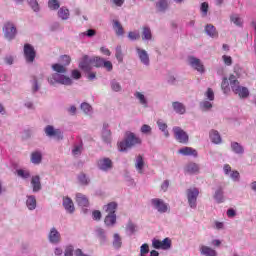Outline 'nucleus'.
Returning <instances> with one entry per match:
<instances>
[{"label": "nucleus", "instance_id": "nucleus-1", "mask_svg": "<svg viewBox=\"0 0 256 256\" xmlns=\"http://www.w3.org/2000/svg\"><path fill=\"white\" fill-rule=\"evenodd\" d=\"M52 69L56 73L52 74L48 78V82L50 83V85H55V83H60V85H72L73 80H71L69 76L61 75V73H67V66L56 63L52 65Z\"/></svg>", "mask_w": 256, "mask_h": 256}, {"label": "nucleus", "instance_id": "nucleus-2", "mask_svg": "<svg viewBox=\"0 0 256 256\" xmlns=\"http://www.w3.org/2000/svg\"><path fill=\"white\" fill-rule=\"evenodd\" d=\"M141 138L137 137L135 133L127 131L123 141L118 143V150L123 152L135 147V145H141Z\"/></svg>", "mask_w": 256, "mask_h": 256}, {"label": "nucleus", "instance_id": "nucleus-3", "mask_svg": "<svg viewBox=\"0 0 256 256\" xmlns=\"http://www.w3.org/2000/svg\"><path fill=\"white\" fill-rule=\"evenodd\" d=\"M172 131L174 139H176L178 143H182V145H187V143H189V134H187V132H185L181 127L175 126Z\"/></svg>", "mask_w": 256, "mask_h": 256}, {"label": "nucleus", "instance_id": "nucleus-4", "mask_svg": "<svg viewBox=\"0 0 256 256\" xmlns=\"http://www.w3.org/2000/svg\"><path fill=\"white\" fill-rule=\"evenodd\" d=\"M3 32L5 39H7L8 41H13V39L17 35V28L13 23L7 22L4 24Z\"/></svg>", "mask_w": 256, "mask_h": 256}, {"label": "nucleus", "instance_id": "nucleus-5", "mask_svg": "<svg viewBox=\"0 0 256 256\" xmlns=\"http://www.w3.org/2000/svg\"><path fill=\"white\" fill-rule=\"evenodd\" d=\"M35 57H37V51L31 44H24V58L26 63H33L35 61Z\"/></svg>", "mask_w": 256, "mask_h": 256}, {"label": "nucleus", "instance_id": "nucleus-6", "mask_svg": "<svg viewBox=\"0 0 256 256\" xmlns=\"http://www.w3.org/2000/svg\"><path fill=\"white\" fill-rule=\"evenodd\" d=\"M199 197V189L190 188L187 190V199L191 209L197 207V198Z\"/></svg>", "mask_w": 256, "mask_h": 256}, {"label": "nucleus", "instance_id": "nucleus-7", "mask_svg": "<svg viewBox=\"0 0 256 256\" xmlns=\"http://www.w3.org/2000/svg\"><path fill=\"white\" fill-rule=\"evenodd\" d=\"M151 204L158 213H167V211H169V205L159 198L152 199Z\"/></svg>", "mask_w": 256, "mask_h": 256}, {"label": "nucleus", "instance_id": "nucleus-8", "mask_svg": "<svg viewBox=\"0 0 256 256\" xmlns=\"http://www.w3.org/2000/svg\"><path fill=\"white\" fill-rule=\"evenodd\" d=\"M79 68L86 73H89L93 69V60L89 56L84 55L79 63Z\"/></svg>", "mask_w": 256, "mask_h": 256}, {"label": "nucleus", "instance_id": "nucleus-9", "mask_svg": "<svg viewBox=\"0 0 256 256\" xmlns=\"http://www.w3.org/2000/svg\"><path fill=\"white\" fill-rule=\"evenodd\" d=\"M152 247H154V249H171V239L169 238H165L164 240H157L154 239L152 241Z\"/></svg>", "mask_w": 256, "mask_h": 256}, {"label": "nucleus", "instance_id": "nucleus-10", "mask_svg": "<svg viewBox=\"0 0 256 256\" xmlns=\"http://www.w3.org/2000/svg\"><path fill=\"white\" fill-rule=\"evenodd\" d=\"M232 91L235 95H238L240 99H247L249 97V89L247 87L237 84L232 88Z\"/></svg>", "mask_w": 256, "mask_h": 256}, {"label": "nucleus", "instance_id": "nucleus-11", "mask_svg": "<svg viewBox=\"0 0 256 256\" xmlns=\"http://www.w3.org/2000/svg\"><path fill=\"white\" fill-rule=\"evenodd\" d=\"M45 133L47 137H55L58 141L63 139V133H61V130L55 129L51 125L45 127Z\"/></svg>", "mask_w": 256, "mask_h": 256}, {"label": "nucleus", "instance_id": "nucleus-12", "mask_svg": "<svg viewBox=\"0 0 256 256\" xmlns=\"http://www.w3.org/2000/svg\"><path fill=\"white\" fill-rule=\"evenodd\" d=\"M189 64L193 69L198 71V73H205V66H203V63H201V60L199 58L190 57L189 58Z\"/></svg>", "mask_w": 256, "mask_h": 256}, {"label": "nucleus", "instance_id": "nucleus-13", "mask_svg": "<svg viewBox=\"0 0 256 256\" xmlns=\"http://www.w3.org/2000/svg\"><path fill=\"white\" fill-rule=\"evenodd\" d=\"M97 165L101 171H109L110 169H113V161L109 158H102L98 160Z\"/></svg>", "mask_w": 256, "mask_h": 256}, {"label": "nucleus", "instance_id": "nucleus-14", "mask_svg": "<svg viewBox=\"0 0 256 256\" xmlns=\"http://www.w3.org/2000/svg\"><path fill=\"white\" fill-rule=\"evenodd\" d=\"M178 153H180V155H184L185 157H189V156L197 157L198 155L197 150L187 146L179 149Z\"/></svg>", "mask_w": 256, "mask_h": 256}, {"label": "nucleus", "instance_id": "nucleus-15", "mask_svg": "<svg viewBox=\"0 0 256 256\" xmlns=\"http://www.w3.org/2000/svg\"><path fill=\"white\" fill-rule=\"evenodd\" d=\"M205 33L212 39H217V37H219V32H217V28H215L213 24H207L205 26Z\"/></svg>", "mask_w": 256, "mask_h": 256}, {"label": "nucleus", "instance_id": "nucleus-16", "mask_svg": "<svg viewBox=\"0 0 256 256\" xmlns=\"http://www.w3.org/2000/svg\"><path fill=\"white\" fill-rule=\"evenodd\" d=\"M31 186L34 193L41 191V177H39V175L31 178Z\"/></svg>", "mask_w": 256, "mask_h": 256}, {"label": "nucleus", "instance_id": "nucleus-17", "mask_svg": "<svg viewBox=\"0 0 256 256\" xmlns=\"http://www.w3.org/2000/svg\"><path fill=\"white\" fill-rule=\"evenodd\" d=\"M76 203H78L79 207H89V199L82 193L76 194Z\"/></svg>", "mask_w": 256, "mask_h": 256}, {"label": "nucleus", "instance_id": "nucleus-18", "mask_svg": "<svg viewBox=\"0 0 256 256\" xmlns=\"http://www.w3.org/2000/svg\"><path fill=\"white\" fill-rule=\"evenodd\" d=\"M136 51L138 53V57L144 65H149V54H147V51L142 50L140 48H136Z\"/></svg>", "mask_w": 256, "mask_h": 256}, {"label": "nucleus", "instance_id": "nucleus-19", "mask_svg": "<svg viewBox=\"0 0 256 256\" xmlns=\"http://www.w3.org/2000/svg\"><path fill=\"white\" fill-rule=\"evenodd\" d=\"M63 207L68 213H73L75 211V204H73V200L69 197L63 199Z\"/></svg>", "mask_w": 256, "mask_h": 256}, {"label": "nucleus", "instance_id": "nucleus-20", "mask_svg": "<svg viewBox=\"0 0 256 256\" xmlns=\"http://www.w3.org/2000/svg\"><path fill=\"white\" fill-rule=\"evenodd\" d=\"M49 241L50 243H59V241H61V234H59V231H57V229H51L49 233Z\"/></svg>", "mask_w": 256, "mask_h": 256}, {"label": "nucleus", "instance_id": "nucleus-21", "mask_svg": "<svg viewBox=\"0 0 256 256\" xmlns=\"http://www.w3.org/2000/svg\"><path fill=\"white\" fill-rule=\"evenodd\" d=\"M103 209L107 215H116L115 212L117 211V202H110L105 205Z\"/></svg>", "mask_w": 256, "mask_h": 256}, {"label": "nucleus", "instance_id": "nucleus-22", "mask_svg": "<svg viewBox=\"0 0 256 256\" xmlns=\"http://www.w3.org/2000/svg\"><path fill=\"white\" fill-rule=\"evenodd\" d=\"M173 110L175 113H178V115H185L186 108L185 105L181 102H173L172 103Z\"/></svg>", "mask_w": 256, "mask_h": 256}, {"label": "nucleus", "instance_id": "nucleus-23", "mask_svg": "<svg viewBox=\"0 0 256 256\" xmlns=\"http://www.w3.org/2000/svg\"><path fill=\"white\" fill-rule=\"evenodd\" d=\"M186 173L189 175H195V173H199V165L197 163H189L185 167Z\"/></svg>", "mask_w": 256, "mask_h": 256}, {"label": "nucleus", "instance_id": "nucleus-24", "mask_svg": "<svg viewBox=\"0 0 256 256\" xmlns=\"http://www.w3.org/2000/svg\"><path fill=\"white\" fill-rule=\"evenodd\" d=\"M113 29L118 37L125 35V30H123V25L118 20H113Z\"/></svg>", "mask_w": 256, "mask_h": 256}, {"label": "nucleus", "instance_id": "nucleus-25", "mask_svg": "<svg viewBox=\"0 0 256 256\" xmlns=\"http://www.w3.org/2000/svg\"><path fill=\"white\" fill-rule=\"evenodd\" d=\"M104 222L108 227H113L117 223V214H107Z\"/></svg>", "mask_w": 256, "mask_h": 256}, {"label": "nucleus", "instance_id": "nucleus-26", "mask_svg": "<svg viewBox=\"0 0 256 256\" xmlns=\"http://www.w3.org/2000/svg\"><path fill=\"white\" fill-rule=\"evenodd\" d=\"M41 161H43V155L41 154V152H39V151L32 152L31 163H33L34 165H39V163H41Z\"/></svg>", "mask_w": 256, "mask_h": 256}, {"label": "nucleus", "instance_id": "nucleus-27", "mask_svg": "<svg viewBox=\"0 0 256 256\" xmlns=\"http://www.w3.org/2000/svg\"><path fill=\"white\" fill-rule=\"evenodd\" d=\"M135 167L138 173L143 174V167H145V161L143 160V156L138 155L136 158Z\"/></svg>", "mask_w": 256, "mask_h": 256}, {"label": "nucleus", "instance_id": "nucleus-28", "mask_svg": "<svg viewBox=\"0 0 256 256\" xmlns=\"http://www.w3.org/2000/svg\"><path fill=\"white\" fill-rule=\"evenodd\" d=\"M200 251L201 254L205 256H217V251L213 250L209 246H201Z\"/></svg>", "mask_w": 256, "mask_h": 256}, {"label": "nucleus", "instance_id": "nucleus-29", "mask_svg": "<svg viewBox=\"0 0 256 256\" xmlns=\"http://www.w3.org/2000/svg\"><path fill=\"white\" fill-rule=\"evenodd\" d=\"M58 17L60 19H62V21H67V19H69V17H70L69 9H67L65 7H61L58 10Z\"/></svg>", "mask_w": 256, "mask_h": 256}, {"label": "nucleus", "instance_id": "nucleus-30", "mask_svg": "<svg viewBox=\"0 0 256 256\" xmlns=\"http://www.w3.org/2000/svg\"><path fill=\"white\" fill-rule=\"evenodd\" d=\"M210 139H211L212 143L219 145V143H221V135L219 134V131L212 130L210 132Z\"/></svg>", "mask_w": 256, "mask_h": 256}, {"label": "nucleus", "instance_id": "nucleus-31", "mask_svg": "<svg viewBox=\"0 0 256 256\" xmlns=\"http://www.w3.org/2000/svg\"><path fill=\"white\" fill-rule=\"evenodd\" d=\"M26 205L30 211H33V209L37 207V199L35 196H29L26 201Z\"/></svg>", "mask_w": 256, "mask_h": 256}, {"label": "nucleus", "instance_id": "nucleus-32", "mask_svg": "<svg viewBox=\"0 0 256 256\" xmlns=\"http://www.w3.org/2000/svg\"><path fill=\"white\" fill-rule=\"evenodd\" d=\"M112 245L114 249H121L123 242L121 240V236H119L118 233L114 234V240Z\"/></svg>", "mask_w": 256, "mask_h": 256}, {"label": "nucleus", "instance_id": "nucleus-33", "mask_svg": "<svg viewBox=\"0 0 256 256\" xmlns=\"http://www.w3.org/2000/svg\"><path fill=\"white\" fill-rule=\"evenodd\" d=\"M221 89L225 95H229L231 92V88L229 87V80L227 78H223L221 83Z\"/></svg>", "mask_w": 256, "mask_h": 256}, {"label": "nucleus", "instance_id": "nucleus-34", "mask_svg": "<svg viewBox=\"0 0 256 256\" xmlns=\"http://www.w3.org/2000/svg\"><path fill=\"white\" fill-rule=\"evenodd\" d=\"M167 7H169L167 0H158L156 3V9H158L160 12L167 11Z\"/></svg>", "mask_w": 256, "mask_h": 256}, {"label": "nucleus", "instance_id": "nucleus-35", "mask_svg": "<svg viewBox=\"0 0 256 256\" xmlns=\"http://www.w3.org/2000/svg\"><path fill=\"white\" fill-rule=\"evenodd\" d=\"M231 149L232 151H234V153H237L239 155L243 154L244 153V149H243V146H241L239 143L237 142H232L231 143Z\"/></svg>", "mask_w": 256, "mask_h": 256}, {"label": "nucleus", "instance_id": "nucleus-36", "mask_svg": "<svg viewBox=\"0 0 256 256\" xmlns=\"http://www.w3.org/2000/svg\"><path fill=\"white\" fill-rule=\"evenodd\" d=\"M214 199L217 201V203H223V201H225L223 198V189L221 187L215 191Z\"/></svg>", "mask_w": 256, "mask_h": 256}, {"label": "nucleus", "instance_id": "nucleus-37", "mask_svg": "<svg viewBox=\"0 0 256 256\" xmlns=\"http://www.w3.org/2000/svg\"><path fill=\"white\" fill-rule=\"evenodd\" d=\"M152 38V34H151V28L150 27H143V31H142V39L143 40H151Z\"/></svg>", "mask_w": 256, "mask_h": 256}, {"label": "nucleus", "instance_id": "nucleus-38", "mask_svg": "<svg viewBox=\"0 0 256 256\" xmlns=\"http://www.w3.org/2000/svg\"><path fill=\"white\" fill-rule=\"evenodd\" d=\"M48 7L51 11H57L61 4H59V0H48Z\"/></svg>", "mask_w": 256, "mask_h": 256}, {"label": "nucleus", "instance_id": "nucleus-39", "mask_svg": "<svg viewBox=\"0 0 256 256\" xmlns=\"http://www.w3.org/2000/svg\"><path fill=\"white\" fill-rule=\"evenodd\" d=\"M104 60L105 59H103V58H101L99 56L93 57L92 58V67H97V68L103 67V61Z\"/></svg>", "mask_w": 256, "mask_h": 256}, {"label": "nucleus", "instance_id": "nucleus-40", "mask_svg": "<svg viewBox=\"0 0 256 256\" xmlns=\"http://www.w3.org/2000/svg\"><path fill=\"white\" fill-rule=\"evenodd\" d=\"M60 63H62V65H64L65 67L71 65V56L69 55L60 56Z\"/></svg>", "mask_w": 256, "mask_h": 256}, {"label": "nucleus", "instance_id": "nucleus-41", "mask_svg": "<svg viewBox=\"0 0 256 256\" xmlns=\"http://www.w3.org/2000/svg\"><path fill=\"white\" fill-rule=\"evenodd\" d=\"M17 175L22 179H29V177H31V173L28 170H23V169L17 170Z\"/></svg>", "mask_w": 256, "mask_h": 256}, {"label": "nucleus", "instance_id": "nucleus-42", "mask_svg": "<svg viewBox=\"0 0 256 256\" xmlns=\"http://www.w3.org/2000/svg\"><path fill=\"white\" fill-rule=\"evenodd\" d=\"M157 125H158L160 131H162L164 133L165 137H169V131L167 130V124H165L161 121H158Z\"/></svg>", "mask_w": 256, "mask_h": 256}, {"label": "nucleus", "instance_id": "nucleus-43", "mask_svg": "<svg viewBox=\"0 0 256 256\" xmlns=\"http://www.w3.org/2000/svg\"><path fill=\"white\" fill-rule=\"evenodd\" d=\"M200 11L202 13V17H207V13H209V3L203 2L201 4Z\"/></svg>", "mask_w": 256, "mask_h": 256}, {"label": "nucleus", "instance_id": "nucleus-44", "mask_svg": "<svg viewBox=\"0 0 256 256\" xmlns=\"http://www.w3.org/2000/svg\"><path fill=\"white\" fill-rule=\"evenodd\" d=\"M229 82H230L231 89H233L234 87L240 84L239 80H237V76H235L234 74H231L229 76Z\"/></svg>", "mask_w": 256, "mask_h": 256}, {"label": "nucleus", "instance_id": "nucleus-45", "mask_svg": "<svg viewBox=\"0 0 256 256\" xmlns=\"http://www.w3.org/2000/svg\"><path fill=\"white\" fill-rule=\"evenodd\" d=\"M230 19L232 23H234V25H237L238 27H241V25H243V20H241V17H239V15H232Z\"/></svg>", "mask_w": 256, "mask_h": 256}, {"label": "nucleus", "instance_id": "nucleus-46", "mask_svg": "<svg viewBox=\"0 0 256 256\" xmlns=\"http://www.w3.org/2000/svg\"><path fill=\"white\" fill-rule=\"evenodd\" d=\"M78 181L81 183V185H89V178H87V175L85 173H81L78 176Z\"/></svg>", "mask_w": 256, "mask_h": 256}, {"label": "nucleus", "instance_id": "nucleus-47", "mask_svg": "<svg viewBox=\"0 0 256 256\" xmlns=\"http://www.w3.org/2000/svg\"><path fill=\"white\" fill-rule=\"evenodd\" d=\"M135 98L139 99L141 105H145V107H147V100L145 99V95H143L141 92H136Z\"/></svg>", "mask_w": 256, "mask_h": 256}, {"label": "nucleus", "instance_id": "nucleus-48", "mask_svg": "<svg viewBox=\"0 0 256 256\" xmlns=\"http://www.w3.org/2000/svg\"><path fill=\"white\" fill-rule=\"evenodd\" d=\"M205 97L208 101H215V92H213V89L208 88L205 93Z\"/></svg>", "mask_w": 256, "mask_h": 256}, {"label": "nucleus", "instance_id": "nucleus-49", "mask_svg": "<svg viewBox=\"0 0 256 256\" xmlns=\"http://www.w3.org/2000/svg\"><path fill=\"white\" fill-rule=\"evenodd\" d=\"M102 139L105 143H111V131L105 130L102 134Z\"/></svg>", "mask_w": 256, "mask_h": 256}, {"label": "nucleus", "instance_id": "nucleus-50", "mask_svg": "<svg viewBox=\"0 0 256 256\" xmlns=\"http://www.w3.org/2000/svg\"><path fill=\"white\" fill-rule=\"evenodd\" d=\"M200 107L202 111H209V109L213 107V104H211L209 101H203L200 103Z\"/></svg>", "mask_w": 256, "mask_h": 256}, {"label": "nucleus", "instance_id": "nucleus-51", "mask_svg": "<svg viewBox=\"0 0 256 256\" xmlns=\"http://www.w3.org/2000/svg\"><path fill=\"white\" fill-rule=\"evenodd\" d=\"M81 109L86 114L91 113V111H93V108L87 102L81 104Z\"/></svg>", "mask_w": 256, "mask_h": 256}, {"label": "nucleus", "instance_id": "nucleus-52", "mask_svg": "<svg viewBox=\"0 0 256 256\" xmlns=\"http://www.w3.org/2000/svg\"><path fill=\"white\" fill-rule=\"evenodd\" d=\"M28 3L33 11H39V2L37 0H28Z\"/></svg>", "mask_w": 256, "mask_h": 256}, {"label": "nucleus", "instance_id": "nucleus-53", "mask_svg": "<svg viewBox=\"0 0 256 256\" xmlns=\"http://www.w3.org/2000/svg\"><path fill=\"white\" fill-rule=\"evenodd\" d=\"M141 35H139L138 32H129L128 33V39L130 41H137V39H140Z\"/></svg>", "mask_w": 256, "mask_h": 256}, {"label": "nucleus", "instance_id": "nucleus-54", "mask_svg": "<svg viewBox=\"0 0 256 256\" xmlns=\"http://www.w3.org/2000/svg\"><path fill=\"white\" fill-rule=\"evenodd\" d=\"M222 59H223L225 65H227L228 67H230V65H233V58H231V56L223 55Z\"/></svg>", "mask_w": 256, "mask_h": 256}, {"label": "nucleus", "instance_id": "nucleus-55", "mask_svg": "<svg viewBox=\"0 0 256 256\" xmlns=\"http://www.w3.org/2000/svg\"><path fill=\"white\" fill-rule=\"evenodd\" d=\"M116 59L121 63L123 61V52L121 51V46L116 48Z\"/></svg>", "mask_w": 256, "mask_h": 256}, {"label": "nucleus", "instance_id": "nucleus-56", "mask_svg": "<svg viewBox=\"0 0 256 256\" xmlns=\"http://www.w3.org/2000/svg\"><path fill=\"white\" fill-rule=\"evenodd\" d=\"M102 67H104L107 71H113V63L111 61H103Z\"/></svg>", "mask_w": 256, "mask_h": 256}, {"label": "nucleus", "instance_id": "nucleus-57", "mask_svg": "<svg viewBox=\"0 0 256 256\" xmlns=\"http://www.w3.org/2000/svg\"><path fill=\"white\" fill-rule=\"evenodd\" d=\"M140 253H141V256L147 255V253H149V244H143L140 247Z\"/></svg>", "mask_w": 256, "mask_h": 256}, {"label": "nucleus", "instance_id": "nucleus-58", "mask_svg": "<svg viewBox=\"0 0 256 256\" xmlns=\"http://www.w3.org/2000/svg\"><path fill=\"white\" fill-rule=\"evenodd\" d=\"M92 217L94 221H101V211L95 210L92 212Z\"/></svg>", "mask_w": 256, "mask_h": 256}, {"label": "nucleus", "instance_id": "nucleus-59", "mask_svg": "<svg viewBox=\"0 0 256 256\" xmlns=\"http://www.w3.org/2000/svg\"><path fill=\"white\" fill-rule=\"evenodd\" d=\"M111 88L113 89V91H121V84H119L118 82L116 81H113L111 83Z\"/></svg>", "mask_w": 256, "mask_h": 256}, {"label": "nucleus", "instance_id": "nucleus-60", "mask_svg": "<svg viewBox=\"0 0 256 256\" xmlns=\"http://www.w3.org/2000/svg\"><path fill=\"white\" fill-rule=\"evenodd\" d=\"M141 133H144V134L151 133V126L147 124L142 125Z\"/></svg>", "mask_w": 256, "mask_h": 256}, {"label": "nucleus", "instance_id": "nucleus-61", "mask_svg": "<svg viewBox=\"0 0 256 256\" xmlns=\"http://www.w3.org/2000/svg\"><path fill=\"white\" fill-rule=\"evenodd\" d=\"M83 149V146H75L74 149H72L73 155H81V151Z\"/></svg>", "mask_w": 256, "mask_h": 256}, {"label": "nucleus", "instance_id": "nucleus-62", "mask_svg": "<svg viewBox=\"0 0 256 256\" xmlns=\"http://www.w3.org/2000/svg\"><path fill=\"white\" fill-rule=\"evenodd\" d=\"M243 72V69L239 67V65L234 66V73L237 78L241 77V73Z\"/></svg>", "mask_w": 256, "mask_h": 256}, {"label": "nucleus", "instance_id": "nucleus-63", "mask_svg": "<svg viewBox=\"0 0 256 256\" xmlns=\"http://www.w3.org/2000/svg\"><path fill=\"white\" fill-rule=\"evenodd\" d=\"M64 256H73V246H68L66 248Z\"/></svg>", "mask_w": 256, "mask_h": 256}, {"label": "nucleus", "instance_id": "nucleus-64", "mask_svg": "<svg viewBox=\"0 0 256 256\" xmlns=\"http://www.w3.org/2000/svg\"><path fill=\"white\" fill-rule=\"evenodd\" d=\"M72 78L73 79H81V72H79V70H73L72 71Z\"/></svg>", "mask_w": 256, "mask_h": 256}]
</instances>
